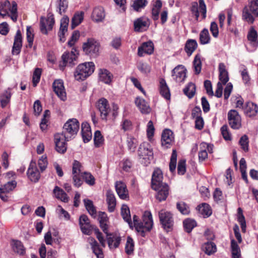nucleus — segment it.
<instances>
[{"mask_svg": "<svg viewBox=\"0 0 258 258\" xmlns=\"http://www.w3.org/2000/svg\"><path fill=\"white\" fill-rule=\"evenodd\" d=\"M138 70L143 74H147L150 72L151 68L146 63L139 62L137 66Z\"/></svg>", "mask_w": 258, "mask_h": 258, "instance_id": "338daca9", "label": "nucleus"}, {"mask_svg": "<svg viewBox=\"0 0 258 258\" xmlns=\"http://www.w3.org/2000/svg\"><path fill=\"white\" fill-rule=\"evenodd\" d=\"M199 6L197 2L193 3L191 7V12L195 15L196 20H198L199 17V11L202 13L203 19L206 17V6L204 0H199Z\"/></svg>", "mask_w": 258, "mask_h": 258, "instance_id": "dca6fc26", "label": "nucleus"}, {"mask_svg": "<svg viewBox=\"0 0 258 258\" xmlns=\"http://www.w3.org/2000/svg\"><path fill=\"white\" fill-rule=\"evenodd\" d=\"M53 192L57 199H60L64 203H67L69 201V197L67 194L58 186H55L53 189Z\"/></svg>", "mask_w": 258, "mask_h": 258, "instance_id": "ea45409f", "label": "nucleus"}, {"mask_svg": "<svg viewBox=\"0 0 258 258\" xmlns=\"http://www.w3.org/2000/svg\"><path fill=\"white\" fill-rule=\"evenodd\" d=\"M163 176L162 171L159 168L155 169L152 176L151 187L152 189H158L159 185L167 184L163 182Z\"/></svg>", "mask_w": 258, "mask_h": 258, "instance_id": "f3484780", "label": "nucleus"}, {"mask_svg": "<svg viewBox=\"0 0 258 258\" xmlns=\"http://www.w3.org/2000/svg\"><path fill=\"white\" fill-rule=\"evenodd\" d=\"M95 65L93 62H85L79 64L74 73V77L77 81H83L94 71Z\"/></svg>", "mask_w": 258, "mask_h": 258, "instance_id": "7ed1b4c3", "label": "nucleus"}, {"mask_svg": "<svg viewBox=\"0 0 258 258\" xmlns=\"http://www.w3.org/2000/svg\"><path fill=\"white\" fill-rule=\"evenodd\" d=\"M247 37L248 41L253 47L255 48L257 46V33L253 26L250 27L247 34Z\"/></svg>", "mask_w": 258, "mask_h": 258, "instance_id": "473e14b6", "label": "nucleus"}, {"mask_svg": "<svg viewBox=\"0 0 258 258\" xmlns=\"http://www.w3.org/2000/svg\"><path fill=\"white\" fill-rule=\"evenodd\" d=\"M135 103L142 113L147 114L150 112L151 108L149 105L143 98H137Z\"/></svg>", "mask_w": 258, "mask_h": 258, "instance_id": "c85d7f7f", "label": "nucleus"}, {"mask_svg": "<svg viewBox=\"0 0 258 258\" xmlns=\"http://www.w3.org/2000/svg\"><path fill=\"white\" fill-rule=\"evenodd\" d=\"M157 191L155 197L159 202L165 201L169 195V187L167 184L159 185L158 189H153Z\"/></svg>", "mask_w": 258, "mask_h": 258, "instance_id": "4be33fe9", "label": "nucleus"}, {"mask_svg": "<svg viewBox=\"0 0 258 258\" xmlns=\"http://www.w3.org/2000/svg\"><path fill=\"white\" fill-rule=\"evenodd\" d=\"M154 51V44L151 41L144 42L138 47V54L139 56H143L145 53L151 54Z\"/></svg>", "mask_w": 258, "mask_h": 258, "instance_id": "5701e85b", "label": "nucleus"}, {"mask_svg": "<svg viewBox=\"0 0 258 258\" xmlns=\"http://www.w3.org/2000/svg\"><path fill=\"white\" fill-rule=\"evenodd\" d=\"M96 107L100 112L101 119L107 121L110 114L115 118L118 115V105L115 103L112 104L110 107L108 101L104 98H101L96 103Z\"/></svg>", "mask_w": 258, "mask_h": 258, "instance_id": "f257e3e1", "label": "nucleus"}, {"mask_svg": "<svg viewBox=\"0 0 258 258\" xmlns=\"http://www.w3.org/2000/svg\"><path fill=\"white\" fill-rule=\"evenodd\" d=\"M106 196L108 211L112 213L114 212L116 205V198L113 192L110 190L107 191Z\"/></svg>", "mask_w": 258, "mask_h": 258, "instance_id": "bb28decb", "label": "nucleus"}, {"mask_svg": "<svg viewBox=\"0 0 258 258\" xmlns=\"http://www.w3.org/2000/svg\"><path fill=\"white\" fill-rule=\"evenodd\" d=\"M258 112V106L252 102H247L244 108V113L248 117H252L256 115Z\"/></svg>", "mask_w": 258, "mask_h": 258, "instance_id": "b1692460", "label": "nucleus"}, {"mask_svg": "<svg viewBox=\"0 0 258 258\" xmlns=\"http://www.w3.org/2000/svg\"><path fill=\"white\" fill-rule=\"evenodd\" d=\"M27 40L28 42V47L31 48L32 46L34 34L33 30L31 26H27L26 29Z\"/></svg>", "mask_w": 258, "mask_h": 258, "instance_id": "13d9d810", "label": "nucleus"}, {"mask_svg": "<svg viewBox=\"0 0 258 258\" xmlns=\"http://www.w3.org/2000/svg\"><path fill=\"white\" fill-rule=\"evenodd\" d=\"M219 80L223 85H225L229 81L228 73L226 69V66L223 63L219 64Z\"/></svg>", "mask_w": 258, "mask_h": 258, "instance_id": "2f4dec72", "label": "nucleus"}, {"mask_svg": "<svg viewBox=\"0 0 258 258\" xmlns=\"http://www.w3.org/2000/svg\"><path fill=\"white\" fill-rule=\"evenodd\" d=\"M103 137L100 131H96L94 133V142L96 147H99L103 143Z\"/></svg>", "mask_w": 258, "mask_h": 258, "instance_id": "6e6d98bb", "label": "nucleus"}, {"mask_svg": "<svg viewBox=\"0 0 258 258\" xmlns=\"http://www.w3.org/2000/svg\"><path fill=\"white\" fill-rule=\"evenodd\" d=\"M231 250L232 258H240L241 251L237 242L233 239H231Z\"/></svg>", "mask_w": 258, "mask_h": 258, "instance_id": "f704fd0d", "label": "nucleus"}, {"mask_svg": "<svg viewBox=\"0 0 258 258\" xmlns=\"http://www.w3.org/2000/svg\"><path fill=\"white\" fill-rule=\"evenodd\" d=\"M115 190L118 197L122 200L129 199L128 191L126 184L120 181H117L115 184Z\"/></svg>", "mask_w": 258, "mask_h": 258, "instance_id": "aec40b11", "label": "nucleus"}, {"mask_svg": "<svg viewBox=\"0 0 258 258\" xmlns=\"http://www.w3.org/2000/svg\"><path fill=\"white\" fill-rule=\"evenodd\" d=\"M79 122L76 118L69 119L63 125L62 134L66 140L69 141L77 135L79 130Z\"/></svg>", "mask_w": 258, "mask_h": 258, "instance_id": "20e7f679", "label": "nucleus"}, {"mask_svg": "<svg viewBox=\"0 0 258 258\" xmlns=\"http://www.w3.org/2000/svg\"><path fill=\"white\" fill-rule=\"evenodd\" d=\"M88 241L91 246V249L96 257L97 258H103L104 254L102 249L100 247L97 241L93 237H90Z\"/></svg>", "mask_w": 258, "mask_h": 258, "instance_id": "a878e982", "label": "nucleus"}, {"mask_svg": "<svg viewBox=\"0 0 258 258\" xmlns=\"http://www.w3.org/2000/svg\"><path fill=\"white\" fill-rule=\"evenodd\" d=\"M134 26L135 31L140 32L144 28L148 27V20L145 17L138 18L134 21Z\"/></svg>", "mask_w": 258, "mask_h": 258, "instance_id": "c756f323", "label": "nucleus"}, {"mask_svg": "<svg viewBox=\"0 0 258 258\" xmlns=\"http://www.w3.org/2000/svg\"><path fill=\"white\" fill-rule=\"evenodd\" d=\"M158 216L163 228L167 231L171 230L174 224L172 214L169 212L162 210L159 212Z\"/></svg>", "mask_w": 258, "mask_h": 258, "instance_id": "6e6552de", "label": "nucleus"}, {"mask_svg": "<svg viewBox=\"0 0 258 258\" xmlns=\"http://www.w3.org/2000/svg\"><path fill=\"white\" fill-rule=\"evenodd\" d=\"M48 162L47 157L45 156H42L38 160V165L41 172H43L47 166Z\"/></svg>", "mask_w": 258, "mask_h": 258, "instance_id": "774afa93", "label": "nucleus"}, {"mask_svg": "<svg viewBox=\"0 0 258 258\" xmlns=\"http://www.w3.org/2000/svg\"><path fill=\"white\" fill-rule=\"evenodd\" d=\"M134 249V242L133 239L130 236L127 237L126 243L125 244V252L130 255L131 254Z\"/></svg>", "mask_w": 258, "mask_h": 258, "instance_id": "4d7b16f0", "label": "nucleus"}, {"mask_svg": "<svg viewBox=\"0 0 258 258\" xmlns=\"http://www.w3.org/2000/svg\"><path fill=\"white\" fill-rule=\"evenodd\" d=\"M84 19V12L76 13L72 19L71 28L74 29L76 27L78 26L83 21Z\"/></svg>", "mask_w": 258, "mask_h": 258, "instance_id": "a19ab883", "label": "nucleus"}, {"mask_svg": "<svg viewBox=\"0 0 258 258\" xmlns=\"http://www.w3.org/2000/svg\"><path fill=\"white\" fill-rule=\"evenodd\" d=\"M193 66L195 74H199L201 71L202 68V62L200 54H198L195 56L193 61Z\"/></svg>", "mask_w": 258, "mask_h": 258, "instance_id": "09e8293b", "label": "nucleus"}, {"mask_svg": "<svg viewBox=\"0 0 258 258\" xmlns=\"http://www.w3.org/2000/svg\"><path fill=\"white\" fill-rule=\"evenodd\" d=\"M195 92L196 86L192 83H189L183 89L184 94L189 98H191L194 97Z\"/></svg>", "mask_w": 258, "mask_h": 258, "instance_id": "49530a36", "label": "nucleus"}, {"mask_svg": "<svg viewBox=\"0 0 258 258\" xmlns=\"http://www.w3.org/2000/svg\"><path fill=\"white\" fill-rule=\"evenodd\" d=\"M138 155L140 158L150 160L152 158L153 153L150 145L147 142L142 143L138 151Z\"/></svg>", "mask_w": 258, "mask_h": 258, "instance_id": "4468645a", "label": "nucleus"}, {"mask_svg": "<svg viewBox=\"0 0 258 258\" xmlns=\"http://www.w3.org/2000/svg\"><path fill=\"white\" fill-rule=\"evenodd\" d=\"M196 225L197 223L196 221L190 219H187L183 221L184 228L188 233L190 232Z\"/></svg>", "mask_w": 258, "mask_h": 258, "instance_id": "3c124183", "label": "nucleus"}, {"mask_svg": "<svg viewBox=\"0 0 258 258\" xmlns=\"http://www.w3.org/2000/svg\"><path fill=\"white\" fill-rule=\"evenodd\" d=\"M249 11L256 17H258V0H253L249 3Z\"/></svg>", "mask_w": 258, "mask_h": 258, "instance_id": "69168bd1", "label": "nucleus"}, {"mask_svg": "<svg viewBox=\"0 0 258 258\" xmlns=\"http://www.w3.org/2000/svg\"><path fill=\"white\" fill-rule=\"evenodd\" d=\"M55 21L53 15L49 13L47 18L41 17L40 21V28L41 32L44 34H47L48 31L52 29Z\"/></svg>", "mask_w": 258, "mask_h": 258, "instance_id": "1a4fd4ad", "label": "nucleus"}, {"mask_svg": "<svg viewBox=\"0 0 258 258\" xmlns=\"http://www.w3.org/2000/svg\"><path fill=\"white\" fill-rule=\"evenodd\" d=\"M105 17L104 10L103 7L98 6L95 7L92 12L91 17L96 22L102 21Z\"/></svg>", "mask_w": 258, "mask_h": 258, "instance_id": "393cba45", "label": "nucleus"}, {"mask_svg": "<svg viewBox=\"0 0 258 258\" xmlns=\"http://www.w3.org/2000/svg\"><path fill=\"white\" fill-rule=\"evenodd\" d=\"M99 47V43L93 38H88L87 41L84 43L83 45L84 52L93 57H96L98 55Z\"/></svg>", "mask_w": 258, "mask_h": 258, "instance_id": "0eeeda50", "label": "nucleus"}, {"mask_svg": "<svg viewBox=\"0 0 258 258\" xmlns=\"http://www.w3.org/2000/svg\"><path fill=\"white\" fill-rule=\"evenodd\" d=\"M211 145L202 142L200 145V151L199 153V159L200 161H203L208 158V151L210 152Z\"/></svg>", "mask_w": 258, "mask_h": 258, "instance_id": "7c9ffc66", "label": "nucleus"}, {"mask_svg": "<svg viewBox=\"0 0 258 258\" xmlns=\"http://www.w3.org/2000/svg\"><path fill=\"white\" fill-rule=\"evenodd\" d=\"M52 88L56 95L61 100H66L67 99L66 93L63 86V82L62 80H55L53 83Z\"/></svg>", "mask_w": 258, "mask_h": 258, "instance_id": "2eb2a0df", "label": "nucleus"}, {"mask_svg": "<svg viewBox=\"0 0 258 258\" xmlns=\"http://www.w3.org/2000/svg\"><path fill=\"white\" fill-rule=\"evenodd\" d=\"M176 208L183 215H187L189 213L190 210L189 207L184 202H180L177 203Z\"/></svg>", "mask_w": 258, "mask_h": 258, "instance_id": "864d4df0", "label": "nucleus"}, {"mask_svg": "<svg viewBox=\"0 0 258 258\" xmlns=\"http://www.w3.org/2000/svg\"><path fill=\"white\" fill-rule=\"evenodd\" d=\"M121 215L123 220L126 222L130 227L132 225L130 210L128 206L126 205H123L121 208Z\"/></svg>", "mask_w": 258, "mask_h": 258, "instance_id": "c9c22d12", "label": "nucleus"}, {"mask_svg": "<svg viewBox=\"0 0 258 258\" xmlns=\"http://www.w3.org/2000/svg\"><path fill=\"white\" fill-rule=\"evenodd\" d=\"M83 201L85 208L89 214L92 217H95L96 216V210L93 205V202L89 199H84Z\"/></svg>", "mask_w": 258, "mask_h": 258, "instance_id": "37998d69", "label": "nucleus"}, {"mask_svg": "<svg viewBox=\"0 0 258 258\" xmlns=\"http://www.w3.org/2000/svg\"><path fill=\"white\" fill-rule=\"evenodd\" d=\"M160 94L166 99H169L170 98V91L165 80L162 79L160 81Z\"/></svg>", "mask_w": 258, "mask_h": 258, "instance_id": "4c0bfd02", "label": "nucleus"}, {"mask_svg": "<svg viewBox=\"0 0 258 258\" xmlns=\"http://www.w3.org/2000/svg\"><path fill=\"white\" fill-rule=\"evenodd\" d=\"M56 7L59 14L62 15L63 13L66 12L68 8V0H57Z\"/></svg>", "mask_w": 258, "mask_h": 258, "instance_id": "de8ad7c7", "label": "nucleus"}, {"mask_svg": "<svg viewBox=\"0 0 258 258\" xmlns=\"http://www.w3.org/2000/svg\"><path fill=\"white\" fill-rule=\"evenodd\" d=\"M66 140L64 136L60 133H57L54 135V143L56 151L61 154L64 153L67 149Z\"/></svg>", "mask_w": 258, "mask_h": 258, "instance_id": "ddd939ff", "label": "nucleus"}, {"mask_svg": "<svg viewBox=\"0 0 258 258\" xmlns=\"http://www.w3.org/2000/svg\"><path fill=\"white\" fill-rule=\"evenodd\" d=\"M81 134L84 143H88L91 140L92 133L90 126L87 122H83L82 123Z\"/></svg>", "mask_w": 258, "mask_h": 258, "instance_id": "cd10ccee", "label": "nucleus"}, {"mask_svg": "<svg viewBox=\"0 0 258 258\" xmlns=\"http://www.w3.org/2000/svg\"><path fill=\"white\" fill-rule=\"evenodd\" d=\"M22 47V36L21 31L19 29L17 31L14 37V41L12 50L13 55H18L21 50Z\"/></svg>", "mask_w": 258, "mask_h": 258, "instance_id": "412c9836", "label": "nucleus"}, {"mask_svg": "<svg viewBox=\"0 0 258 258\" xmlns=\"http://www.w3.org/2000/svg\"><path fill=\"white\" fill-rule=\"evenodd\" d=\"M197 209L204 217H208L212 214V210L208 204L203 203L202 205L198 206Z\"/></svg>", "mask_w": 258, "mask_h": 258, "instance_id": "79ce46f5", "label": "nucleus"}, {"mask_svg": "<svg viewBox=\"0 0 258 258\" xmlns=\"http://www.w3.org/2000/svg\"><path fill=\"white\" fill-rule=\"evenodd\" d=\"M28 178L33 182H37L40 178V173L38 170L36 162L31 161L27 171Z\"/></svg>", "mask_w": 258, "mask_h": 258, "instance_id": "f8f14e48", "label": "nucleus"}, {"mask_svg": "<svg viewBox=\"0 0 258 258\" xmlns=\"http://www.w3.org/2000/svg\"><path fill=\"white\" fill-rule=\"evenodd\" d=\"M12 248L15 252L20 255H24L25 253V248L23 243L19 240H13Z\"/></svg>", "mask_w": 258, "mask_h": 258, "instance_id": "58836bf2", "label": "nucleus"}, {"mask_svg": "<svg viewBox=\"0 0 258 258\" xmlns=\"http://www.w3.org/2000/svg\"><path fill=\"white\" fill-rule=\"evenodd\" d=\"M203 250L208 255H211L216 251V245L212 242H208L206 243L203 246Z\"/></svg>", "mask_w": 258, "mask_h": 258, "instance_id": "c03bdc74", "label": "nucleus"}, {"mask_svg": "<svg viewBox=\"0 0 258 258\" xmlns=\"http://www.w3.org/2000/svg\"><path fill=\"white\" fill-rule=\"evenodd\" d=\"M186 69L182 65L176 66L172 71V76L177 83L183 82L186 78Z\"/></svg>", "mask_w": 258, "mask_h": 258, "instance_id": "a211bd4d", "label": "nucleus"}, {"mask_svg": "<svg viewBox=\"0 0 258 258\" xmlns=\"http://www.w3.org/2000/svg\"><path fill=\"white\" fill-rule=\"evenodd\" d=\"M174 140L172 132L169 129L163 131L161 137V145L165 149L170 148Z\"/></svg>", "mask_w": 258, "mask_h": 258, "instance_id": "6ab92c4d", "label": "nucleus"}, {"mask_svg": "<svg viewBox=\"0 0 258 258\" xmlns=\"http://www.w3.org/2000/svg\"><path fill=\"white\" fill-rule=\"evenodd\" d=\"M77 54H78V53L77 52L75 49L74 51L72 50L71 52H64L61 56L62 61L59 63L60 69L63 70L66 66L72 67L75 66L76 64V61L78 58Z\"/></svg>", "mask_w": 258, "mask_h": 258, "instance_id": "39448f33", "label": "nucleus"}, {"mask_svg": "<svg viewBox=\"0 0 258 258\" xmlns=\"http://www.w3.org/2000/svg\"><path fill=\"white\" fill-rule=\"evenodd\" d=\"M42 70L40 68L35 69L33 75V84L36 86L40 81Z\"/></svg>", "mask_w": 258, "mask_h": 258, "instance_id": "0e129e2a", "label": "nucleus"}, {"mask_svg": "<svg viewBox=\"0 0 258 258\" xmlns=\"http://www.w3.org/2000/svg\"><path fill=\"white\" fill-rule=\"evenodd\" d=\"M220 130L223 138L226 141H230L231 140V135L229 131L228 127L227 124L223 125L221 127Z\"/></svg>", "mask_w": 258, "mask_h": 258, "instance_id": "e2e57ef3", "label": "nucleus"}, {"mask_svg": "<svg viewBox=\"0 0 258 258\" xmlns=\"http://www.w3.org/2000/svg\"><path fill=\"white\" fill-rule=\"evenodd\" d=\"M126 142L128 150L131 152H134L137 146L136 140L134 138L128 137L127 139Z\"/></svg>", "mask_w": 258, "mask_h": 258, "instance_id": "bf43d9fd", "label": "nucleus"}, {"mask_svg": "<svg viewBox=\"0 0 258 258\" xmlns=\"http://www.w3.org/2000/svg\"><path fill=\"white\" fill-rule=\"evenodd\" d=\"M11 93L9 91H6L1 96V105L2 108L5 107L10 102Z\"/></svg>", "mask_w": 258, "mask_h": 258, "instance_id": "603ef678", "label": "nucleus"}, {"mask_svg": "<svg viewBox=\"0 0 258 258\" xmlns=\"http://www.w3.org/2000/svg\"><path fill=\"white\" fill-rule=\"evenodd\" d=\"M177 161V153L175 150H173L170 161L169 163V169L171 172H173L176 168Z\"/></svg>", "mask_w": 258, "mask_h": 258, "instance_id": "5fc2aeb1", "label": "nucleus"}, {"mask_svg": "<svg viewBox=\"0 0 258 258\" xmlns=\"http://www.w3.org/2000/svg\"><path fill=\"white\" fill-rule=\"evenodd\" d=\"M107 222H100V226L102 229V231L107 235V240L108 246L110 248H117L121 241V238L119 236H117L113 234H108V225Z\"/></svg>", "mask_w": 258, "mask_h": 258, "instance_id": "423d86ee", "label": "nucleus"}, {"mask_svg": "<svg viewBox=\"0 0 258 258\" xmlns=\"http://www.w3.org/2000/svg\"><path fill=\"white\" fill-rule=\"evenodd\" d=\"M228 120L232 128L237 130L241 127V116L236 110L232 109L228 112Z\"/></svg>", "mask_w": 258, "mask_h": 258, "instance_id": "9d476101", "label": "nucleus"}, {"mask_svg": "<svg viewBox=\"0 0 258 258\" xmlns=\"http://www.w3.org/2000/svg\"><path fill=\"white\" fill-rule=\"evenodd\" d=\"M210 41V36L209 31L207 28H204L200 34V42L202 44H208Z\"/></svg>", "mask_w": 258, "mask_h": 258, "instance_id": "a18cd8bd", "label": "nucleus"}, {"mask_svg": "<svg viewBox=\"0 0 258 258\" xmlns=\"http://www.w3.org/2000/svg\"><path fill=\"white\" fill-rule=\"evenodd\" d=\"M82 176L87 184L90 186H93L95 184V178L91 173L84 172Z\"/></svg>", "mask_w": 258, "mask_h": 258, "instance_id": "8fccbe9b", "label": "nucleus"}, {"mask_svg": "<svg viewBox=\"0 0 258 258\" xmlns=\"http://www.w3.org/2000/svg\"><path fill=\"white\" fill-rule=\"evenodd\" d=\"M198 44L194 39H188L185 43L184 50L188 56H190L197 49Z\"/></svg>", "mask_w": 258, "mask_h": 258, "instance_id": "72a5a7b5", "label": "nucleus"}, {"mask_svg": "<svg viewBox=\"0 0 258 258\" xmlns=\"http://www.w3.org/2000/svg\"><path fill=\"white\" fill-rule=\"evenodd\" d=\"M99 79L105 84H109L111 81L112 75L106 69H100L99 71Z\"/></svg>", "mask_w": 258, "mask_h": 258, "instance_id": "e433bc0d", "label": "nucleus"}, {"mask_svg": "<svg viewBox=\"0 0 258 258\" xmlns=\"http://www.w3.org/2000/svg\"><path fill=\"white\" fill-rule=\"evenodd\" d=\"M134 226L138 232H141L142 236H145V233L149 231L152 228L153 221L152 216L150 212L145 211L143 216V222H140L138 217L136 215L133 216Z\"/></svg>", "mask_w": 258, "mask_h": 258, "instance_id": "f03ea898", "label": "nucleus"}, {"mask_svg": "<svg viewBox=\"0 0 258 258\" xmlns=\"http://www.w3.org/2000/svg\"><path fill=\"white\" fill-rule=\"evenodd\" d=\"M80 226L82 233L88 235L91 234L92 230L94 229V226L91 225L90 223L81 224Z\"/></svg>", "mask_w": 258, "mask_h": 258, "instance_id": "680f3d73", "label": "nucleus"}, {"mask_svg": "<svg viewBox=\"0 0 258 258\" xmlns=\"http://www.w3.org/2000/svg\"><path fill=\"white\" fill-rule=\"evenodd\" d=\"M147 3L146 0H136L134 2L132 7L135 11H139L140 9L144 8Z\"/></svg>", "mask_w": 258, "mask_h": 258, "instance_id": "052dcab7", "label": "nucleus"}, {"mask_svg": "<svg viewBox=\"0 0 258 258\" xmlns=\"http://www.w3.org/2000/svg\"><path fill=\"white\" fill-rule=\"evenodd\" d=\"M16 180L8 181L6 184L0 186V198L3 201H7L8 197L7 194L13 191L17 186Z\"/></svg>", "mask_w": 258, "mask_h": 258, "instance_id": "9b49d317", "label": "nucleus"}]
</instances>
